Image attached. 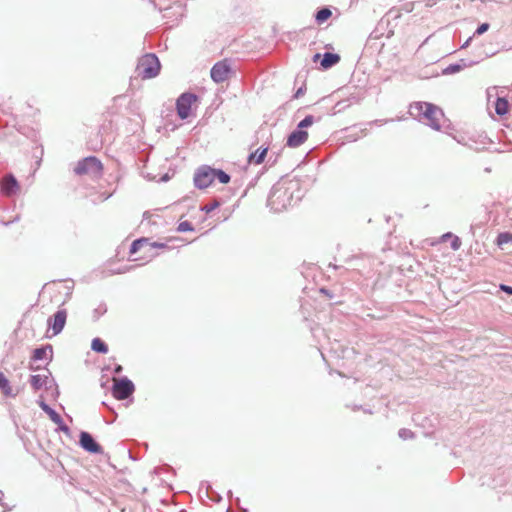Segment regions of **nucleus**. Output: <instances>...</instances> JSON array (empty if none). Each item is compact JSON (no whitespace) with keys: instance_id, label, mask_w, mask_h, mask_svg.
Wrapping results in <instances>:
<instances>
[{"instance_id":"f257e3e1","label":"nucleus","mask_w":512,"mask_h":512,"mask_svg":"<svg viewBox=\"0 0 512 512\" xmlns=\"http://www.w3.org/2000/svg\"><path fill=\"white\" fill-rule=\"evenodd\" d=\"M303 197L300 183L297 180L282 179L275 183L269 193L267 205L274 212H282L294 205Z\"/></svg>"},{"instance_id":"f03ea898","label":"nucleus","mask_w":512,"mask_h":512,"mask_svg":"<svg viewBox=\"0 0 512 512\" xmlns=\"http://www.w3.org/2000/svg\"><path fill=\"white\" fill-rule=\"evenodd\" d=\"M409 113L420 122L437 131L441 129L442 122L446 120L442 109L429 102H415L411 104Z\"/></svg>"},{"instance_id":"7ed1b4c3","label":"nucleus","mask_w":512,"mask_h":512,"mask_svg":"<svg viewBox=\"0 0 512 512\" xmlns=\"http://www.w3.org/2000/svg\"><path fill=\"white\" fill-rule=\"evenodd\" d=\"M161 64L154 53L143 55L136 66V73L142 79H151L160 72Z\"/></svg>"},{"instance_id":"20e7f679","label":"nucleus","mask_w":512,"mask_h":512,"mask_svg":"<svg viewBox=\"0 0 512 512\" xmlns=\"http://www.w3.org/2000/svg\"><path fill=\"white\" fill-rule=\"evenodd\" d=\"M102 171L103 165L101 161L94 156L84 158L83 160L79 161L74 168V172L77 175L88 174L95 178L100 177Z\"/></svg>"},{"instance_id":"39448f33","label":"nucleus","mask_w":512,"mask_h":512,"mask_svg":"<svg viewBox=\"0 0 512 512\" xmlns=\"http://www.w3.org/2000/svg\"><path fill=\"white\" fill-rule=\"evenodd\" d=\"M197 100V96L194 93L185 92L182 93L176 101V110L180 119L184 120L190 116L191 105Z\"/></svg>"},{"instance_id":"423d86ee","label":"nucleus","mask_w":512,"mask_h":512,"mask_svg":"<svg viewBox=\"0 0 512 512\" xmlns=\"http://www.w3.org/2000/svg\"><path fill=\"white\" fill-rule=\"evenodd\" d=\"M135 386L127 377H123L113 384L112 394L118 400H125L133 394Z\"/></svg>"},{"instance_id":"0eeeda50","label":"nucleus","mask_w":512,"mask_h":512,"mask_svg":"<svg viewBox=\"0 0 512 512\" xmlns=\"http://www.w3.org/2000/svg\"><path fill=\"white\" fill-rule=\"evenodd\" d=\"M214 181V169L209 166H202L194 175V184L198 189L209 187Z\"/></svg>"},{"instance_id":"6e6552de","label":"nucleus","mask_w":512,"mask_h":512,"mask_svg":"<svg viewBox=\"0 0 512 512\" xmlns=\"http://www.w3.org/2000/svg\"><path fill=\"white\" fill-rule=\"evenodd\" d=\"M0 190L3 195L11 197L19 192L20 185L15 176L9 173L0 179Z\"/></svg>"},{"instance_id":"1a4fd4ad","label":"nucleus","mask_w":512,"mask_h":512,"mask_svg":"<svg viewBox=\"0 0 512 512\" xmlns=\"http://www.w3.org/2000/svg\"><path fill=\"white\" fill-rule=\"evenodd\" d=\"M79 443L80 446L89 453L100 454L103 452L101 445L98 442H96V440L89 432H80Z\"/></svg>"},{"instance_id":"9d476101","label":"nucleus","mask_w":512,"mask_h":512,"mask_svg":"<svg viewBox=\"0 0 512 512\" xmlns=\"http://www.w3.org/2000/svg\"><path fill=\"white\" fill-rule=\"evenodd\" d=\"M230 72V65L226 61H219L211 68L210 75L214 82L222 83L228 79Z\"/></svg>"},{"instance_id":"9b49d317","label":"nucleus","mask_w":512,"mask_h":512,"mask_svg":"<svg viewBox=\"0 0 512 512\" xmlns=\"http://www.w3.org/2000/svg\"><path fill=\"white\" fill-rule=\"evenodd\" d=\"M67 319V312L64 309L58 310L48 319V326L52 329L53 335H58L63 330Z\"/></svg>"},{"instance_id":"f8f14e48","label":"nucleus","mask_w":512,"mask_h":512,"mask_svg":"<svg viewBox=\"0 0 512 512\" xmlns=\"http://www.w3.org/2000/svg\"><path fill=\"white\" fill-rule=\"evenodd\" d=\"M308 138V133L305 130L300 128H296L294 131L290 133L287 138V146L289 147H299L302 145Z\"/></svg>"},{"instance_id":"ddd939ff","label":"nucleus","mask_w":512,"mask_h":512,"mask_svg":"<svg viewBox=\"0 0 512 512\" xmlns=\"http://www.w3.org/2000/svg\"><path fill=\"white\" fill-rule=\"evenodd\" d=\"M144 247L148 248V249L164 248V247H166V244L158 243V242L149 243L147 239L140 238V239L134 240L132 242V244L130 246L129 253H130V255H133V254L137 253L140 249H142Z\"/></svg>"},{"instance_id":"4468645a","label":"nucleus","mask_w":512,"mask_h":512,"mask_svg":"<svg viewBox=\"0 0 512 512\" xmlns=\"http://www.w3.org/2000/svg\"><path fill=\"white\" fill-rule=\"evenodd\" d=\"M473 64H475V62H472V61L468 62L465 59H461L460 62H458V63H453V64L448 65L445 69H443L442 74H444V75L455 74V73L460 72L464 68L472 66Z\"/></svg>"},{"instance_id":"2eb2a0df","label":"nucleus","mask_w":512,"mask_h":512,"mask_svg":"<svg viewBox=\"0 0 512 512\" xmlns=\"http://www.w3.org/2000/svg\"><path fill=\"white\" fill-rule=\"evenodd\" d=\"M268 152V147H260L255 152H252L248 156V163L249 164H261Z\"/></svg>"},{"instance_id":"dca6fc26","label":"nucleus","mask_w":512,"mask_h":512,"mask_svg":"<svg viewBox=\"0 0 512 512\" xmlns=\"http://www.w3.org/2000/svg\"><path fill=\"white\" fill-rule=\"evenodd\" d=\"M340 61V56L336 53L325 52L321 60V66L324 69L335 66Z\"/></svg>"},{"instance_id":"f3484780","label":"nucleus","mask_w":512,"mask_h":512,"mask_svg":"<svg viewBox=\"0 0 512 512\" xmlns=\"http://www.w3.org/2000/svg\"><path fill=\"white\" fill-rule=\"evenodd\" d=\"M48 352H50V359L52 358V346H41L33 351L32 360L33 361H40L45 360L48 358Z\"/></svg>"},{"instance_id":"a211bd4d","label":"nucleus","mask_w":512,"mask_h":512,"mask_svg":"<svg viewBox=\"0 0 512 512\" xmlns=\"http://www.w3.org/2000/svg\"><path fill=\"white\" fill-rule=\"evenodd\" d=\"M509 102L505 97H497L495 101V112L499 116H503L508 113Z\"/></svg>"},{"instance_id":"6ab92c4d","label":"nucleus","mask_w":512,"mask_h":512,"mask_svg":"<svg viewBox=\"0 0 512 512\" xmlns=\"http://www.w3.org/2000/svg\"><path fill=\"white\" fill-rule=\"evenodd\" d=\"M39 406L41 407V409L49 415L50 419L54 422V423H59L61 422V416L59 413H57L53 408H51L47 403H45L44 401H41L39 403Z\"/></svg>"},{"instance_id":"aec40b11","label":"nucleus","mask_w":512,"mask_h":512,"mask_svg":"<svg viewBox=\"0 0 512 512\" xmlns=\"http://www.w3.org/2000/svg\"><path fill=\"white\" fill-rule=\"evenodd\" d=\"M332 15V11L328 7L320 8L315 14V21L318 24H322L327 21Z\"/></svg>"},{"instance_id":"412c9836","label":"nucleus","mask_w":512,"mask_h":512,"mask_svg":"<svg viewBox=\"0 0 512 512\" xmlns=\"http://www.w3.org/2000/svg\"><path fill=\"white\" fill-rule=\"evenodd\" d=\"M91 349L94 352L106 354L108 352L107 344L100 338H94L91 343Z\"/></svg>"},{"instance_id":"4be33fe9","label":"nucleus","mask_w":512,"mask_h":512,"mask_svg":"<svg viewBox=\"0 0 512 512\" xmlns=\"http://www.w3.org/2000/svg\"><path fill=\"white\" fill-rule=\"evenodd\" d=\"M0 390L5 396H13L9 380L2 372H0Z\"/></svg>"},{"instance_id":"5701e85b","label":"nucleus","mask_w":512,"mask_h":512,"mask_svg":"<svg viewBox=\"0 0 512 512\" xmlns=\"http://www.w3.org/2000/svg\"><path fill=\"white\" fill-rule=\"evenodd\" d=\"M47 376L32 375L30 378V384L34 390H39L43 385L46 384Z\"/></svg>"},{"instance_id":"b1692460","label":"nucleus","mask_w":512,"mask_h":512,"mask_svg":"<svg viewBox=\"0 0 512 512\" xmlns=\"http://www.w3.org/2000/svg\"><path fill=\"white\" fill-rule=\"evenodd\" d=\"M215 179L222 184H227L230 181V175L221 169H214V180Z\"/></svg>"},{"instance_id":"393cba45","label":"nucleus","mask_w":512,"mask_h":512,"mask_svg":"<svg viewBox=\"0 0 512 512\" xmlns=\"http://www.w3.org/2000/svg\"><path fill=\"white\" fill-rule=\"evenodd\" d=\"M507 243H512V233L503 232L497 236V244L502 246Z\"/></svg>"},{"instance_id":"a878e982","label":"nucleus","mask_w":512,"mask_h":512,"mask_svg":"<svg viewBox=\"0 0 512 512\" xmlns=\"http://www.w3.org/2000/svg\"><path fill=\"white\" fill-rule=\"evenodd\" d=\"M315 121V118L314 116L312 115H307L303 120H301L297 127L302 129V130H305V128H308L310 127Z\"/></svg>"},{"instance_id":"bb28decb","label":"nucleus","mask_w":512,"mask_h":512,"mask_svg":"<svg viewBox=\"0 0 512 512\" xmlns=\"http://www.w3.org/2000/svg\"><path fill=\"white\" fill-rule=\"evenodd\" d=\"M177 230L179 232H188V231H193L194 228L189 221H182L178 224Z\"/></svg>"},{"instance_id":"cd10ccee","label":"nucleus","mask_w":512,"mask_h":512,"mask_svg":"<svg viewBox=\"0 0 512 512\" xmlns=\"http://www.w3.org/2000/svg\"><path fill=\"white\" fill-rule=\"evenodd\" d=\"M398 435L401 439L407 440L413 438L414 433L410 429L402 428L399 430Z\"/></svg>"},{"instance_id":"c85d7f7f","label":"nucleus","mask_w":512,"mask_h":512,"mask_svg":"<svg viewBox=\"0 0 512 512\" xmlns=\"http://www.w3.org/2000/svg\"><path fill=\"white\" fill-rule=\"evenodd\" d=\"M220 203L218 201H213L209 204H206L205 206H203L201 208L202 211L206 212V213H210L212 212L213 210H215L217 207H219Z\"/></svg>"},{"instance_id":"c756f323","label":"nucleus","mask_w":512,"mask_h":512,"mask_svg":"<svg viewBox=\"0 0 512 512\" xmlns=\"http://www.w3.org/2000/svg\"><path fill=\"white\" fill-rule=\"evenodd\" d=\"M489 29V24L488 23H482L481 25H479L477 27V29L475 30L473 36H479V35H482L483 33H485L486 31H488Z\"/></svg>"},{"instance_id":"7c9ffc66","label":"nucleus","mask_w":512,"mask_h":512,"mask_svg":"<svg viewBox=\"0 0 512 512\" xmlns=\"http://www.w3.org/2000/svg\"><path fill=\"white\" fill-rule=\"evenodd\" d=\"M460 246H461V241H460L459 237L454 236V238L451 242V248L453 250H458L460 248Z\"/></svg>"},{"instance_id":"2f4dec72","label":"nucleus","mask_w":512,"mask_h":512,"mask_svg":"<svg viewBox=\"0 0 512 512\" xmlns=\"http://www.w3.org/2000/svg\"><path fill=\"white\" fill-rule=\"evenodd\" d=\"M58 425V429L65 432V433H69V427L64 423L63 419L61 418V422L59 423H56Z\"/></svg>"},{"instance_id":"473e14b6","label":"nucleus","mask_w":512,"mask_h":512,"mask_svg":"<svg viewBox=\"0 0 512 512\" xmlns=\"http://www.w3.org/2000/svg\"><path fill=\"white\" fill-rule=\"evenodd\" d=\"M500 289L502 291H504L505 293H507L508 295H512V287L511 286H508V285H505V284H501L500 285Z\"/></svg>"},{"instance_id":"72a5a7b5","label":"nucleus","mask_w":512,"mask_h":512,"mask_svg":"<svg viewBox=\"0 0 512 512\" xmlns=\"http://www.w3.org/2000/svg\"><path fill=\"white\" fill-rule=\"evenodd\" d=\"M304 92H305V88L303 86L298 88V90L294 94V98H299L300 96H302L304 94Z\"/></svg>"},{"instance_id":"f704fd0d","label":"nucleus","mask_w":512,"mask_h":512,"mask_svg":"<svg viewBox=\"0 0 512 512\" xmlns=\"http://www.w3.org/2000/svg\"><path fill=\"white\" fill-rule=\"evenodd\" d=\"M2 499H3V492H2V491H0V505H1L2 507H4V508H6V509L10 510L11 508H10V507H8L6 504H4V503L2 502Z\"/></svg>"},{"instance_id":"c9c22d12","label":"nucleus","mask_w":512,"mask_h":512,"mask_svg":"<svg viewBox=\"0 0 512 512\" xmlns=\"http://www.w3.org/2000/svg\"><path fill=\"white\" fill-rule=\"evenodd\" d=\"M123 368L121 365H116L115 368H114V373L115 374H120L122 372Z\"/></svg>"},{"instance_id":"e433bc0d","label":"nucleus","mask_w":512,"mask_h":512,"mask_svg":"<svg viewBox=\"0 0 512 512\" xmlns=\"http://www.w3.org/2000/svg\"><path fill=\"white\" fill-rule=\"evenodd\" d=\"M471 41H472V37H469V38L465 41V43L461 46V48H463V49H464V48H467V47L470 45Z\"/></svg>"},{"instance_id":"4c0bfd02","label":"nucleus","mask_w":512,"mask_h":512,"mask_svg":"<svg viewBox=\"0 0 512 512\" xmlns=\"http://www.w3.org/2000/svg\"><path fill=\"white\" fill-rule=\"evenodd\" d=\"M320 56H321V55H320L319 53H316V54L314 55V57H313V60H314V61L319 60Z\"/></svg>"},{"instance_id":"58836bf2","label":"nucleus","mask_w":512,"mask_h":512,"mask_svg":"<svg viewBox=\"0 0 512 512\" xmlns=\"http://www.w3.org/2000/svg\"><path fill=\"white\" fill-rule=\"evenodd\" d=\"M491 89L495 90V89H496V87L489 88V89L487 90L488 98H490V96H491Z\"/></svg>"},{"instance_id":"ea45409f","label":"nucleus","mask_w":512,"mask_h":512,"mask_svg":"<svg viewBox=\"0 0 512 512\" xmlns=\"http://www.w3.org/2000/svg\"><path fill=\"white\" fill-rule=\"evenodd\" d=\"M450 237H452V234H451L450 232H448V233H446V234H444V235H443V238H444V239H445V238H450Z\"/></svg>"},{"instance_id":"a19ab883","label":"nucleus","mask_w":512,"mask_h":512,"mask_svg":"<svg viewBox=\"0 0 512 512\" xmlns=\"http://www.w3.org/2000/svg\"><path fill=\"white\" fill-rule=\"evenodd\" d=\"M320 291H321L322 293H324L325 295L330 296V295H329V293H328V290H326L325 288H321V290H320Z\"/></svg>"},{"instance_id":"79ce46f5","label":"nucleus","mask_w":512,"mask_h":512,"mask_svg":"<svg viewBox=\"0 0 512 512\" xmlns=\"http://www.w3.org/2000/svg\"><path fill=\"white\" fill-rule=\"evenodd\" d=\"M29 369H30V370H36L37 368H36V367H34L32 364H30V365H29Z\"/></svg>"}]
</instances>
